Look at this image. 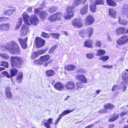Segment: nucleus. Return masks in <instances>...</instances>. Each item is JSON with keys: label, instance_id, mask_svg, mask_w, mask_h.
<instances>
[{"label": "nucleus", "instance_id": "nucleus-1", "mask_svg": "<svg viewBox=\"0 0 128 128\" xmlns=\"http://www.w3.org/2000/svg\"><path fill=\"white\" fill-rule=\"evenodd\" d=\"M1 49L3 50H8L10 54H19L20 52L18 44L14 41H12L5 45L1 46Z\"/></svg>", "mask_w": 128, "mask_h": 128}, {"label": "nucleus", "instance_id": "nucleus-2", "mask_svg": "<svg viewBox=\"0 0 128 128\" xmlns=\"http://www.w3.org/2000/svg\"><path fill=\"white\" fill-rule=\"evenodd\" d=\"M10 60L12 66L14 68H20L23 64V60L20 57L12 56Z\"/></svg>", "mask_w": 128, "mask_h": 128}, {"label": "nucleus", "instance_id": "nucleus-3", "mask_svg": "<svg viewBox=\"0 0 128 128\" xmlns=\"http://www.w3.org/2000/svg\"><path fill=\"white\" fill-rule=\"evenodd\" d=\"M74 8H66V12H64L63 16L66 20H70L74 14Z\"/></svg>", "mask_w": 128, "mask_h": 128}, {"label": "nucleus", "instance_id": "nucleus-4", "mask_svg": "<svg viewBox=\"0 0 128 128\" xmlns=\"http://www.w3.org/2000/svg\"><path fill=\"white\" fill-rule=\"evenodd\" d=\"M62 15L61 12H58L52 15H50L48 18V20L50 22L54 21L60 20Z\"/></svg>", "mask_w": 128, "mask_h": 128}, {"label": "nucleus", "instance_id": "nucleus-5", "mask_svg": "<svg viewBox=\"0 0 128 128\" xmlns=\"http://www.w3.org/2000/svg\"><path fill=\"white\" fill-rule=\"evenodd\" d=\"M72 24L76 28H80L82 26V21L80 18H76L72 22Z\"/></svg>", "mask_w": 128, "mask_h": 128}, {"label": "nucleus", "instance_id": "nucleus-6", "mask_svg": "<svg viewBox=\"0 0 128 128\" xmlns=\"http://www.w3.org/2000/svg\"><path fill=\"white\" fill-rule=\"evenodd\" d=\"M74 109L70 110H65L62 112L61 114H60L58 118V119L56 120L55 124L56 125L58 124L60 119L64 116L67 114L72 112L74 110Z\"/></svg>", "mask_w": 128, "mask_h": 128}, {"label": "nucleus", "instance_id": "nucleus-7", "mask_svg": "<svg viewBox=\"0 0 128 128\" xmlns=\"http://www.w3.org/2000/svg\"><path fill=\"white\" fill-rule=\"evenodd\" d=\"M36 42L37 47L39 48L42 46L44 44L45 41L44 40L38 37H37L35 40Z\"/></svg>", "mask_w": 128, "mask_h": 128}, {"label": "nucleus", "instance_id": "nucleus-8", "mask_svg": "<svg viewBox=\"0 0 128 128\" xmlns=\"http://www.w3.org/2000/svg\"><path fill=\"white\" fill-rule=\"evenodd\" d=\"M128 42V37L127 36H122L117 41V43L119 45L126 44Z\"/></svg>", "mask_w": 128, "mask_h": 128}, {"label": "nucleus", "instance_id": "nucleus-9", "mask_svg": "<svg viewBox=\"0 0 128 128\" xmlns=\"http://www.w3.org/2000/svg\"><path fill=\"white\" fill-rule=\"evenodd\" d=\"M34 13L36 14H40V17L42 19L44 18L47 16L46 13L45 12H42L40 10V8H35Z\"/></svg>", "mask_w": 128, "mask_h": 128}, {"label": "nucleus", "instance_id": "nucleus-10", "mask_svg": "<svg viewBox=\"0 0 128 128\" xmlns=\"http://www.w3.org/2000/svg\"><path fill=\"white\" fill-rule=\"evenodd\" d=\"M28 27L25 25H23L20 30V34L22 36H25L26 35L29 30Z\"/></svg>", "mask_w": 128, "mask_h": 128}, {"label": "nucleus", "instance_id": "nucleus-11", "mask_svg": "<svg viewBox=\"0 0 128 128\" xmlns=\"http://www.w3.org/2000/svg\"><path fill=\"white\" fill-rule=\"evenodd\" d=\"M27 39V38H26L24 40L20 38H18V40L21 44L22 47L23 48H26L27 47L26 42Z\"/></svg>", "mask_w": 128, "mask_h": 128}, {"label": "nucleus", "instance_id": "nucleus-12", "mask_svg": "<svg viewBox=\"0 0 128 128\" xmlns=\"http://www.w3.org/2000/svg\"><path fill=\"white\" fill-rule=\"evenodd\" d=\"M126 33V29L124 27H120L117 28L116 30V34L118 35L120 34Z\"/></svg>", "mask_w": 128, "mask_h": 128}, {"label": "nucleus", "instance_id": "nucleus-13", "mask_svg": "<svg viewBox=\"0 0 128 128\" xmlns=\"http://www.w3.org/2000/svg\"><path fill=\"white\" fill-rule=\"evenodd\" d=\"M66 87L67 89L69 90H72L74 88L75 84L72 81H70L66 82Z\"/></svg>", "mask_w": 128, "mask_h": 128}, {"label": "nucleus", "instance_id": "nucleus-14", "mask_svg": "<svg viewBox=\"0 0 128 128\" xmlns=\"http://www.w3.org/2000/svg\"><path fill=\"white\" fill-rule=\"evenodd\" d=\"M5 94L6 97L9 99H12V96L10 88V87H7L6 88Z\"/></svg>", "mask_w": 128, "mask_h": 128}, {"label": "nucleus", "instance_id": "nucleus-15", "mask_svg": "<svg viewBox=\"0 0 128 128\" xmlns=\"http://www.w3.org/2000/svg\"><path fill=\"white\" fill-rule=\"evenodd\" d=\"M30 21L33 24L36 25L39 23L37 18L35 15H33L30 18Z\"/></svg>", "mask_w": 128, "mask_h": 128}, {"label": "nucleus", "instance_id": "nucleus-16", "mask_svg": "<svg viewBox=\"0 0 128 128\" xmlns=\"http://www.w3.org/2000/svg\"><path fill=\"white\" fill-rule=\"evenodd\" d=\"M86 23L87 25L92 24L94 22V18L91 15H89L86 17Z\"/></svg>", "mask_w": 128, "mask_h": 128}, {"label": "nucleus", "instance_id": "nucleus-17", "mask_svg": "<svg viewBox=\"0 0 128 128\" xmlns=\"http://www.w3.org/2000/svg\"><path fill=\"white\" fill-rule=\"evenodd\" d=\"M54 87L57 90L60 91L63 89L64 86L61 82H58L54 84Z\"/></svg>", "mask_w": 128, "mask_h": 128}, {"label": "nucleus", "instance_id": "nucleus-18", "mask_svg": "<svg viewBox=\"0 0 128 128\" xmlns=\"http://www.w3.org/2000/svg\"><path fill=\"white\" fill-rule=\"evenodd\" d=\"M23 17L24 21L25 24L28 25H29L30 23L29 20H30V18L28 16L27 14L26 13H24L23 14Z\"/></svg>", "mask_w": 128, "mask_h": 128}, {"label": "nucleus", "instance_id": "nucleus-19", "mask_svg": "<svg viewBox=\"0 0 128 128\" xmlns=\"http://www.w3.org/2000/svg\"><path fill=\"white\" fill-rule=\"evenodd\" d=\"M52 118H49L47 120V122H42V123L46 128H51L50 124H52Z\"/></svg>", "mask_w": 128, "mask_h": 128}, {"label": "nucleus", "instance_id": "nucleus-20", "mask_svg": "<svg viewBox=\"0 0 128 128\" xmlns=\"http://www.w3.org/2000/svg\"><path fill=\"white\" fill-rule=\"evenodd\" d=\"M87 37L90 38L93 33V29L91 28H88L85 30Z\"/></svg>", "mask_w": 128, "mask_h": 128}, {"label": "nucleus", "instance_id": "nucleus-21", "mask_svg": "<svg viewBox=\"0 0 128 128\" xmlns=\"http://www.w3.org/2000/svg\"><path fill=\"white\" fill-rule=\"evenodd\" d=\"M9 24H3L0 26V30H8L9 29Z\"/></svg>", "mask_w": 128, "mask_h": 128}, {"label": "nucleus", "instance_id": "nucleus-22", "mask_svg": "<svg viewBox=\"0 0 128 128\" xmlns=\"http://www.w3.org/2000/svg\"><path fill=\"white\" fill-rule=\"evenodd\" d=\"M23 73L20 72L16 76V81L18 83H20L22 80Z\"/></svg>", "mask_w": 128, "mask_h": 128}, {"label": "nucleus", "instance_id": "nucleus-23", "mask_svg": "<svg viewBox=\"0 0 128 128\" xmlns=\"http://www.w3.org/2000/svg\"><path fill=\"white\" fill-rule=\"evenodd\" d=\"M93 43V41L91 40H86L85 42L84 46L86 47L92 48V44Z\"/></svg>", "mask_w": 128, "mask_h": 128}, {"label": "nucleus", "instance_id": "nucleus-24", "mask_svg": "<svg viewBox=\"0 0 128 128\" xmlns=\"http://www.w3.org/2000/svg\"><path fill=\"white\" fill-rule=\"evenodd\" d=\"M76 78L78 80L82 81L84 83L87 82V80L84 76L78 75L76 76Z\"/></svg>", "mask_w": 128, "mask_h": 128}, {"label": "nucleus", "instance_id": "nucleus-25", "mask_svg": "<svg viewBox=\"0 0 128 128\" xmlns=\"http://www.w3.org/2000/svg\"><path fill=\"white\" fill-rule=\"evenodd\" d=\"M75 66L72 64H70L68 65H65L64 66V68L65 70H72L75 68Z\"/></svg>", "mask_w": 128, "mask_h": 128}, {"label": "nucleus", "instance_id": "nucleus-26", "mask_svg": "<svg viewBox=\"0 0 128 128\" xmlns=\"http://www.w3.org/2000/svg\"><path fill=\"white\" fill-rule=\"evenodd\" d=\"M114 105L110 103H107L105 104L104 107L106 109H112L114 108Z\"/></svg>", "mask_w": 128, "mask_h": 128}, {"label": "nucleus", "instance_id": "nucleus-27", "mask_svg": "<svg viewBox=\"0 0 128 128\" xmlns=\"http://www.w3.org/2000/svg\"><path fill=\"white\" fill-rule=\"evenodd\" d=\"M119 115L114 114L111 116L110 118L109 119L110 122H113L116 120L118 118Z\"/></svg>", "mask_w": 128, "mask_h": 128}, {"label": "nucleus", "instance_id": "nucleus-28", "mask_svg": "<svg viewBox=\"0 0 128 128\" xmlns=\"http://www.w3.org/2000/svg\"><path fill=\"white\" fill-rule=\"evenodd\" d=\"M122 78L125 83L128 84V74L127 72L124 73L122 76Z\"/></svg>", "mask_w": 128, "mask_h": 128}, {"label": "nucleus", "instance_id": "nucleus-29", "mask_svg": "<svg viewBox=\"0 0 128 128\" xmlns=\"http://www.w3.org/2000/svg\"><path fill=\"white\" fill-rule=\"evenodd\" d=\"M50 56L49 55H45L40 57V60L41 61L46 62L50 58Z\"/></svg>", "mask_w": 128, "mask_h": 128}, {"label": "nucleus", "instance_id": "nucleus-30", "mask_svg": "<svg viewBox=\"0 0 128 128\" xmlns=\"http://www.w3.org/2000/svg\"><path fill=\"white\" fill-rule=\"evenodd\" d=\"M11 76H15L18 72V70L14 68H13L11 69L10 70Z\"/></svg>", "mask_w": 128, "mask_h": 128}, {"label": "nucleus", "instance_id": "nucleus-31", "mask_svg": "<svg viewBox=\"0 0 128 128\" xmlns=\"http://www.w3.org/2000/svg\"><path fill=\"white\" fill-rule=\"evenodd\" d=\"M46 74L47 76L50 77L54 76L55 74V72L53 70H47Z\"/></svg>", "mask_w": 128, "mask_h": 128}, {"label": "nucleus", "instance_id": "nucleus-32", "mask_svg": "<svg viewBox=\"0 0 128 128\" xmlns=\"http://www.w3.org/2000/svg\"><path fill=\"white\" fill-rule=\"evenodd\" d=\"M83 0H76L74 2L73 4V7H76L80 5L82 3Z\"/></svg>", "mask_w": 128, "mask_h": 128}, {"label": "nucleus", "instance_id": "nucleus-33", "mask_svg": "<svg viewBox=\"0 0 128 128\" xmlns=\"http://www.w3.org/2000/svg\"><path fill=\"white\" fill-rule=\"evenodd\" d=\"M106 2L108 5L110 6H115L116 5V3L113 0H106Z\"/></svg>", "mask_w": 128, "mask_h": 128}, {"label": "nucleus", "instance_id": "nucleus-34", "mask_svg": "<svg viewBox=\"0 0 128 128\" xmlns=\"http://www.w3.org/2000/svg\"><path fill=\"white\" fill-rule=\"evenodd\" d=\"M109 11V16L112 17H114L116 14V11L112 8H110Z\"/></svg>", "mask_w": 128, "mask_h": 128}, {"label": "nucleus", "instance_id": "nucleus-35", "mask_svg": "<svg viewBox=\"0 0 128 128\" xmlns=\"http://www.w3.org/2000/svg\"><path fill=\"white\" fill-rule=\"evenodd\" d=\"M106 53V52L104 50H98L97 52V56L100 57L101 56L104 55Z\"/></svg>", "mask_w": 128, "mask_h": 128}, {"label": "nucleus", "instance_id": "nucleus-36", "mask_svg": "<svg viewBox=\"0 0 128 128\" xmlns=\"http://www.w3.org/2000/svg\"><path fill=\"white\" fill-rule=\"evenodd\" d=\"M50 34L53 38L56 39H58L60 38V35L59 34L55 33H51Z\"/></svg>", "mask_w": 128, "mask_h": 128}, {"label": "nucleus", "instance_id": "nucleus-37", "mask_svg": "<svg viewBox=\"0 0 128 128\" xmlns=\"http://www.w3.org/2000/svg\"><path fill=\"white\" fill-rule=\"evenodd\" d=\"M15 10H11L8 9L5 10L3 12V14L4 15H7L8 16L10 15Z\"/></svg>", "mask_w": 128, "mask_h": 128}, {"label": "nucleus", "instance_id": "nucleus-38", "mask_svg": "<svg viewBox=\"0 0 128 128\" xmlns=\"http://www.w3.org/2000/svg\"><path fill=\"white\" fill-rule=\"evenodd\" d=\"M80 35L82 38H84L85 36H86L85 30H82L80 31L79 32Z\"/></svg>", "mask_w": 128, "mask_h": 128}, {"label": "nucleus", "instance_id": "nucleus-39", "mask_svg": "<svg viewBox=\"0 0 128 128\" xmlns=\"http://www.w3.org/2000/svg\"><path fill=\"white\" fill-rule=\"evenodd\" d=\"M0 56L5 60H8L9 58V56L6 54L0 53Z\"/></svg>", "mask_w": 128, "mask_h": 128}, {"label": "nucleus", "instance_id": "nucleus-40", "mask_svg": "<svg viewBox=\"0 0 128 128\" xmlns=\"http://www.w3.org/2000/svg\"><path fill=\"white\" fill-rule=\"evenodd\" d=\"M118 22L124 26L128 24V22L124 20H122L120 17L118 18Z\"/></svg>", "mask_w": 128, "mask_h": 128}, {"label": "nucleus", "instance_id": "nucleus-41", "mask_svg": "<svg viewBox=\"0 0 128 128\" xmlns=\"http://www.w3.org/2000/svg\"><path fill=\"white\" fill-rule=\"evenodd\" d=\"M94 4L95 5L98 4H103L104 1L103 0H96Z\"/></svg>", "mask_w": 128, "mask_h": 128}, {"label": "nucleus", "instance_id": "nucleus-42", "mask_svg": "<svg viewBox=\"0 0 128 128\" xmlns=\"http://www.w3.org/2000/svg\"><path fill=\"white\" fill-rule=\"evenodd\" d=\"M1 66H4L6 68L8 66V63L6 61H2L0 63Z\"/></svg>", "mask_w": 128, "mask_h": 128}, {"label": "nucleus", "instance_id": "nucleus-43", "mask_svg": "<svg viewBox=\"0 0 128 128\" xmlns=\"http://www.w3.org/2000/svg\"><path fill=\"white\" fill-rule=\"evenodd\" d=\"M22 19L20 18L19 19V22L17 23V24L16 27V29L18 30L20 26L22 24Z\"/></svg>", "mask_w": 128, "mask_h": 128}, {"label": "nucleus", "instance_id": "nucleus-44", "mask_svg": "<svg viewBox=\"0 0 128 128\" xmlns=\"http://www.w3.org/2000/svg\"><path fill=\"white\" fill-rule=\"evenodd\" d=\"M87 12V8H81L80 10V13L82 15L85 14Z\"/></svg>", "mask_w": 128, "mask_h": 128}, {"label": "nucleus", "instance_id": "nucleus-45", "mask_svg": "<svg viewBox=\"0 0 128 128\" xmlns=\"http://www.w3.org/2000/svg\"><path fill=\"white\" fill-rule=\"evenodd\" d=\"M46 50H39L36 52L37 53H38V55H40L45 53Z\"/></svg>", "mask_w": 128, "mask_h": 128}, {"label": "nucleus", "instance_id": "nucleus-46", "mask_svg": "<svg viewBox=\"0 0 128 128\" xmlns=\"http://www.w3.org/2000/svg\"><path fill=\"white\" fill-rule=\"evenodd\" d=\"M94 56V54L92 53H88L86 55V56L87 58L90 59L92 58Z\"/></svg>", "mask_w": 128, "mask_h": 128}, {"label": "nucleus", "instance_id": "nucleus-47", "mask_svg": "<svg viewBox=\"0 0 128 128\" xmlns=\"http://www.w3.org/2000/svg\"><path fill=\"white\" fill-rule=\"evenodd\" d=\"M109 58L108 56H104L100 57V59L102 60L103 61H106L108 60Z\"/></svg>", "mask_w": 128, "mask_h": 128}, {"label": "nucleus", "instance_id": "nucleus-48", "mask_svg": "<svg viewBox=\"0 0 128 128\" xmlns=\"http://www.w3.org/2000/svg\"><path fill=\"white\" fill-rule=\"evenodd\" d=\"M83 85L80 82H78L76 84V86L78 88H82L83 87Z\"/></svg>", "mask_w": 128, "mask_h": 128}, {"label": "nucleus", "instance_id": "nucleus-49", "mask_svg": "<svg viewBox=\"0 0 128 128\" xmlns=\"http://www.w3.org/2000/svg\"><path fill=\"white\" fill-rule=\"evenodd\" d=\"M120 89L119 86L118 85L114 86L112 87V90L113 92L115 91L118 90H119Z\"/></svg>", "mask_w": 128, "mask_h": 128}, {"label": "nucleus", "instance_id": "nucleus-50", "mask_svg": "<svg viewBox=\"0 0 128 128\" xmlns=\"http://www.w3.org/2000/svg\"><path fill=\"white\" fill-rule=\"evenodd\" d=\"M42 36H43L44 38H50V36L49 35L43 32H42Z\"/></svg>", "mask_w": 128, "mask_h": 128}, {"label": "nucleus", "instance_id": "nucleus-51", "mask_svg": "<svg viewBox=\"0 0 128 128\" xmlns=\"http://www.w3.org/2000/svg\"><path fill=\"white\" fill-rule=\"evenodd\" d=\"M2 74L4 76H6L7 77L10 78L11 76L6 71H3L2 72Z\"/></svg>", "mask_w": 128, "mask_h": 128}, {"label": "nucleus", "instance_id": "nucleus-52", "mask_svg": "<svg viewBox=\"0 0 128 128\" xmlns=\"http://www.w3.org/2000/svg\"><path fill=\"white\" fill-rule=\"evenodd\" d=\"M102 45L101 42L99 41H96L95 43V46L97 47H100Z\"/></svg>", "mask_w": 128, "mask_h": 128}, {"label": "nucleus", "instance_id": "nucleus-53", "mask_svg": "<svg viewBox=\"0 0 128 128\" xmlns=\"http://www.w3.org/2000/svg\"><path fill=\"white\" fill-rule=\"evenodd\" d=\"M56 48V46H54L52 48H51L49 50V52L50 53L53 52Z\"/></svg>", "mask_w": 128, "mask_h": 128}, {"label": "nucleus", "instance_id": "nucleus-54", "mask_svg": "<svg viewBox=\"0 0 128 128\" xmlns=\"http://www.w3.org/2000/svg\"><path fill=\"white\" fill-rule=\"evenodd\" d=\"M38 56H39V55L38 53H37V52H34V54H32V59H34L36 58Z\"/></svg>", "mask_w": 128, "mask_h": 128}, {"label": "nucleus", "instance_id": "nucleus-55", "mask_svg": "<svg viewBox=\"0 0 128 128\" xmlns=\"http://www.w3.org/2000/svg\"><path fill=\"white\" fill-rule=\"evenodd\" d=\"M56 8H49V12L50 13H54L56 12Z\"/></svg>", "mask_w": 128, "mask_h": 128}, {"label": "nucleus", "instance_id": "nucleus-56", "mask_svg": "<svg viewBox=\"0 0 128 128\" xmlns=\"http://www.w3.org/2000/svg\"><path fill=\"white\" fill-rule=\"evenodd\" d=\"M124 82H122V85L124 86V87L123 88V90L124 91L126 89V88L127 86V84H126V83H125V85H124Z\"/></svg>", "mask_w": 128, "mask_h": 128}, {"label": "nucleus", "instance_id": "nucleus-57", "mask_svg": "<svg viewBox=\"0 0 128 128\" xmlns=\"http://www.w3.org/2000/svg\"><path fill=\"white\" fill-rule=\"evenodd\" d=\"M78 72L79 73H81L82 74H83L85 72L84 70L81 69H80L78 70Z\"/></svg>", "mask_w": 128, "mask_h": 128}, {"label": "nucleus", "instance_id": "nucleus-58", "mask_svg": "<svg viewBox=\"0 0 128 128\" xmlns=\"http://www.w3.org/2000/svg\"><path fill=\"white\" fill-rule=\"evenodd\" d=\"M102 67L105 68H112V66H111L110 65H104L102 66Z\"/></svg>", "mask_w": 128, "mask_h": 128}, {"label": "nucleus", "instance_id": "nucleus-59", "mask_svg": "<svg viewBox=\"0 0 128 128\" xmlns=\"http://www.w3.org/2000/svg\"><path fill=\"white\" fill-rule=\"evenodd\" d=\"M127 114V112H123L122 113L120 114V116L122 117L124 116V115H126Z\"/></svg>", "mask_w": 128, "mask_h": 128}, {"label": "nucleus", "instance_id": "nucleus-60", "mask_svg": "<svg viewBox=\"0 0 128 128\" xmlns=\"http://www.w3.org/2000/svg\"><path fill=\"white\" fill-rule=\"evenodd\" d=\"M98 112L102 113H104L106 112H107L106 110H100Z\"/></svg>", "mask_w": 128, "mask_h": 128}, {"label": "nucleus", "instance_id": "nucleus-61", "mask_svg": "<svg viewBox=\"0 0 128 128\" xmlns=\"http://www.w3.org/2000/svg\"><path fill=\"white\" fill-rule=\"evenodd\" d=\"M40 60H35L34 61V63L35 64H40Z\"/></svg>", "mask_w": 128, "mask_h": 128}, {"label": "nucleus", "instance_id": "nucleus-62", "mask_svg": "<svg viewBox=\"0 0 128 128\" xmlns=\"http://www.w3.org/2000/svg\"><path fill=\"white\" fill-rule=\"evenodd\" d=\"M96 10V8H90V10L93 13L95 12Z\"/></svg>", "mask_w": 128, "mask_h": 128}, {"label": "nucleus", "instance_id": "nucleus-63", "mask_svg": "<svg viewBox=\"0 0 128 128\" xmlns=\"http://www.w3.org/2000/svg\"><path fill=\"white\" fill-rule=\"evenodd\" d=\"M2 21H8V18L6 17H2Z\"/></svg>", "mask_w": 128, "mask_h": 128}, {"label": "nucleus", "instance_id": "nucleus-64", "mask_svg": "<svg viewBox=\"0 0 128 128\" xmlns=\"http://www.w3.org/2000/svg\"><path fill=\"white\" fill-rule=\"evenodd\" d=\"M50 61H49L47 62L44 63V66H47L48 65V64H50Z\"/></svg>", "mask_w": 128, "mask_h": 128}]
</instances>
